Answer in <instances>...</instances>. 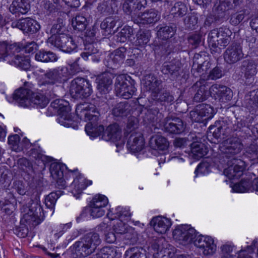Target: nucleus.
I'll return each instance as SVG.
<instances>
[{"label": "nucleus", "instance_id": "nucleus-57", "mask_svg": "<svg viewBox=\"0 0 258 258\" xmlns=\"http://www.w3.org/2000/svg\"><path fill=\"white\" fill-rule=\"evenodd\" d=\"M198 18L195 15L189 16L184 19V24L186 28L189 30L196 28L198 24Z\"/></svg>", "mask_w": 258, "mask_h": 258}, {"label": "nucleus", "instance_id": "nucleus-48", "mask_svg": "<svg viewBox=\"0 0 258 258\" xmlns=\"http://www.w3.org/2000/svg\"><path fill=\"white\" fill-rule=\"evenodd\" d=\"M61 191L52 192L47 196L45 199V206L47 208L53 209L57 199L61 195Z\"/></svg>", "mask_w": 258, "mask_h": 258}, {"label": "nucleus", "instance_id": "nucleus-51", "mask_svg": "<svg viewBox=\"0 0 258 258\" xmlns=\"http://www.w3.org/2000/svg\"><path fill=\"white\" fill-rule=\"evenodd\" d=\"M117 19L115 17H109L105 18L101 23L100 27L102 29L108 32L112 29L115 26Z\"/></svg>", "mask_w": 258, "mask_h": 258}, {"label": "nucleus", "instance_id": "nucleus-21", "mask_svg": "<svg viewBox=\"0 0 258 258\" xmlns=\"http://www.w3.org/2000/svg\"><path fill=\"white\" fill-rule=\"evenodd\" d=\"M150 224L157 233L163 234L169 230L172 223L169 219L158 216L153 218Z\"/></svg>", "mask_w": 258, "mask_h": 258}, {"label": "nucleus", "instance_id": "nucleus-64", "mask_svg": "<svg viewBox=\"0 0 258 258\" xmlns=\"http://www.w3.org/2000/svg\"><path fill=\"white\" fill-rule=\"evenodd\" d=\"M174 10L175 13L177 14L178 16H183L186 14V6L181 2H178L176 3L172 9V11Z\"/></svg>", "mask_w": 258, "mask_h": 258}, {"label": "nucleus", "instance_id": "nucleus-59", "mask_svg": "<svg viewBox=\"0 0 258 258\" xmlns=\"http://www.w3.org/2000/svg\"><path fill=\"white\" fill-rule=\"evenodd\" d=\"M19 168L26 172H30L32 169V166L30 162L26 158H20L18 160Z\"/></svg>", "mask_w": 258, "mask_h": 258}, {"label": "nucleus", "instance_id": "nucleus-54", "mask_svg": "<svg viewBox=\"0 0 258 258\" xmlns=\"http://www.w3.org/2000/svg\"><path fill=\"white\" fill-rule=\"evenodd\" d=\"M246 15V10H242L231 15L230 23L234 26L238 25L244 19Z\"/></svg>", "mask_w": 258, "mask_h": 258}, {"label": "nucleus", "instance_id": "nucleus-6", "mask_svg": "<svg viewBox=\"0 0 258 258\" xmlns=\"http://www.w3.org/2000/svg\"><path fill=\"white\" fill-rule=\"evenodd\" d=\"M51 106L58 114L57 120L59 123L64 126H72L74 128H77V125H73V122L70 113L71 108L68 102L63 100L55 99L51 103Z\"/></svg>", "mask_w": 258, "mask_h": 258}, {"label": "nucleus", "instance_id": "nucleus-18", "mask_svg": "<svg viewBox=\"0 0 258 258\" xmlns=\"http://www.w3.org/2000/svg\"><path fill=\"white\" fill-rule=\"evenodd\" d=\"M146 4L145 0H127L123 5V10L132 16L134 22L140 13L139 11Z\"/></svg>", "mask_w": 258, "mask_h": 258}, {"label": "nucleus", "instance_id": "nucleus-9", "mask_svg": "<svg viewBox=\"0 0 258 258\" xmlns=\"http://www.w3.org/2000/svg\"><path fill=\"white\" fill-rule=\"evenodd\" d=\"M23 213V220L29 224L36 225L39 223L38 220L41 216V207L37 203L32 202L30 206H24L22 209Z\"/></svg>", "mask_w": 258, "mask_h": 258}, {"label": "nucleus", "instance_id": "nucleus-53", "mask_svg": "<svg viewBox=\"0 0 258 258\" xmlns=\"http://www.w3.org/2000/svg\"><path fill=\"white\" fill-rule=\"evenodd\" d=\"M115 214L116 215L115 217L118 218V221H121L130 220L131 215V214L127 209L120 207H118L116 209Z\"/></svg>", "mask_w": 258, "mask_h": 258}, {"label": "nucleus", "instance_id": "nucleus-24", "mask_svg": "<svg viewBox=\"0 0 258 258\" xmlns=\"http://www.w3.org/2000/svg\"><path fill=\"white\" fill-rule=\"evenodd\" d=\"M180 61L174 59L170 62H164L162 67L161 72L164 74L169 75L171 79H175L180 75Z\"/></svg>", "mask_w": 258, "mask_h": 258}, {"label": "nucleus", "instance_id": "nucleus-17", "mask_svg": "<svg viewBox=\"0 0 258 258\" xmlns=\"http://www.w3.org/2000/svg\"><path fill=\"white\" fill-rule=\"evenodd\" d=\"M240 70L246 79L253 78L258 71V59L248 58L243 60Z\"/></svg>", "mask_w": 258, "mask_h": 258}, {"label": "nucleus", "instance_id": "nucleus-63", "mask_svg": "<svg viewBox=\"0 0 258 258\" xmlns=\"http://www.w3.org/2000/svg\"><path fill=\"white\" fill-rule=\"evenodd\" d=\"M222 71L219 67L214 68L208 75L207 79L208 80H217L222 77Z\"/></svg>", "mask_w": 258, "mask_h": 258}, {"label": "nucleus", "instance_id": "nucleus-14", "mask_svg": "<svg viewBox=\"0 0 258 258\" xmlns=\"http://www.w3.org/2000/svg\"><path fill=\"white\" fill-rule=\"evenodd\" d=\"M211 96L221 102L230 100L233 97L232 91L225 86L214 84L210 88Z\"/></svg>", "mask_w": 258, "mask_h": 258}, {"label": "nucleus", "instance_id": "nucleus-38", "mask_svg": "<svg viewBox=\"0 0 258 258\" xmlns=\"http://www.w3.org/2000/svg\"><path fill=\"white\" fill-rule=\"evenodd\" d=\"M131 106L127 102H120L113 107L112 113L115 117H122L129 114Z\"/></svg>", "mask_w": 258, "mask_h": 258}, {"label": "nucleus", "instance_id": "nucleus-10", "mask_svg": "<svg viewBox=\"0 0 258 258\" xmlns=\"http://www.w3.org/2000/svg\"><path fill=\"white\" fill-rule=\"evenodd\" d=\"M159 126L163 127L165 131L172 134H179L183 132L185 125L179 118L167 117L160 121Z\"/></svg>", "mask_w": 258, "mask_h": 258}, {"label": "nucleus", "instance_id": "nucleus-61", "mask_svg": "<svg viewBox=\"0 0 258 258\" xmlns=\"http://www.w3.org/2000/svg\"><path fill=\"white\" fill-rule=\"evenodd\" d=\"M15 210L14 204L8 201H5L1 204V210L6 214L11 215Z\"/></svg>", "mask_w": 258, "mask_h": 258}, {"label": "nucleus", "instance_id": "nucleus-7", "mask_svg": "<svg viewBox=\"0 0 258 258\" xmlns=\"http://www.w3.org/2000/svg\"><path fill=\"white\" fill-rule=\"evenodd\" d=\"M70 91L72 97L83 99L90 96L92 90L89 81L82 78H77L72 81Z\"/></svg>", "mask_w": 258, "mask_h": 258}, {"label": "nucleus", "instance_id": "nucleus-36", "mask_svg": "<svg viewBox=\"0 0 258 258\" xmlns=\"http://www.w3.org/2000/svg\"><path fill=\"white\" fill-rule=\"evenodd\" d=\"M193 88L195 89L199 88L194 97V100L196 102L204 101L210 94V89L208 90V88L205 85H202L201 82H197L193 86Z\"/></svg>", "mask_w": 258, "mask_h": 258}, {"label": "nucleus", "instance_id": "nucleus-42", "mask_svg": "<svg viewBox=\"0 0 258 258\" xmlns=\"http://www.w3.org/2000/svg\"><path fill=\"white\" fill-rule=\"evenodd\" d=\"M68 37L69 36L65 34L58 35V37L50 36L48 38L47 42L63 51L64 47H66L65 44Z\"/></svg>", "mask_w": 258, "mask_h": 258}, {"label": "nucleus", "instance_id": "nucleus-11", "mask_svg": "<svg viewBox=\"0 0 258 258\" xmlns=\"http://www.w3.org/2000/svg\"><path fill=\"white\" fill-rule=\"evenodd\" d=\"M173 238L181 241L184 244L192 243L196 237V230L189 225H181L177 227L173 232Z\"/></svg>", "mask_w": 258, "mask_h": 258}, {"label": "nucleus", "instance_id": "nucleus-13", "mask_svg": "<svg viewBox=\"0 0 258 258\" xmlns=\"http://www.w3.org/2000/svg\"><path fill=\"white\" fill-rule=\"evenodd\" d=\"M76 112L81 119L85 121L97 122L99 113L95 105L93 104H82L76 108Z\"/></svg>", "mask_w": 258, "mask_h": 258}, {"label": "nucleus", "instance_id": "nucleus-2", "mask_svg": "<svg viewBox=\"0 0 258 258\" xmlns=\"http://www.w3.org/2000/svg\"><path fill=\"white\" fill-rule=\"evenodd\" d=\"M47 97L44 95L34 92L32 89L26 87L21 88L15 91L13 95L14 99L22 107L28 106L31 102L37 105L40 108L45 107L49 102V99L53 98L54 94H51L50 91L46 92Z\"/></svg>", "mask_w": 258, "mask_h": 258}, {"label": "nucleus", "instance_id": "nucleus-4", "mask_svg": "<svg viewBox=\"0 0 258 258\" xmlns=\"http://www.w3.org/2000/svg\"><path fill=\"white\" fill-rule=\"evenodd\" d=\"M232 35V31L226 27L211 30L208 37L211 49L215 52H220L221 49L225 48L230 43Z\"/></svg>", "mask_w": 258, "mask_h": 258}, {"label": "nucleus", "instance_id": "nucleus-5", "mask_svg": "<svg viewBox=\"0 0 258 258\" xmlns=\"http://www.w3.org/2000/svg\"><path fill=\"white\" fill-rule=\"evenodd\" d=\"M68 74V68L67 67L49 70L44 74L40 85L43 90L47 91V89H51L54 84L66 80Z\"/></svg>", "mask_w": 258, "mask_h": 258}, {"label": "nucleus", "instance_id": "nucleus-8", "mask_svg": "<svg viewBox=\"0 0 258 258\" xmlns=\"http://www.w3.org/2000/svg\"><path fill=\"white\" fill-rule=\"evenodd\" d=\"M115 91L117 96L128 99L132 97L136 89L125 75H120L115 79Z\"/></svg>", "mask_w": 258, "mask_h": 258}, {"label": "nucleus", "instance_id": "nucleus-41", "mask_svg": "<svg viewBox=\"0 0 258 258\" xmlns=\"http://www.w3.org/2000/svg\"><path fill=\"white\" fill-rule=\"evenodd\" d=\"M11 64L27 71L30 67V60L28 56L16 55L11 60Z\"/></svg>", "mask_w": 258, "mask_h": 258}, {"label": "nucleus", "instance_id": "nucleus-28", "mask_svg": "<svg viewBox=\"0 0 258 258\" xmlns=\"http://www.w3.org/2000/svg\"><path fill=\"white\" fill-rule=\"evenodd\" d=\"M21 48L16 44L8 45L5 42L0 43V61L6 60V58L12 57L19 53Z\"/></svg>", "mask_w": 258, "mask_h": 258}, {"label": "nucleus", "instance_id": "nucleus-62", "mask_svg": "<svg viewBox=\"0 0 258 258\" xmlns=\"http://www.w3.org/2000/svg\"><path fill=\"white\" fill-rule=\"evenodd\" d=\"M67 39L63 51L70 53L77 47V44L72 37L69 36Z\"/></svg>", "mask_w": 258, "mask_h": 258}, {"label": "nucleus", "instance_id": "nucleus-39", "mask_svg": "<svg viewBox=\"0 0 258 258\" xmlns=\"http://www.w3.org/2000/svg\"><path fill=\"white\" fill-rule=\"evenodd\" d=\"M151 98L154 100L160 102H171L173 101L174 97L169 92L161 87L157 92L153 93Z\"/></svg>", "mask_w": 258, "mask_h": 258}, {"label": "nucleus", "instance_id": "nucleus-34", "mask_svg": "<svg viewBox=\"0 0 258 258\" xmlns=\"http://www.w3.org/2000/svg\"><path fill=\"white\" fill-rule=\"evenodd\" d=\"M226 127L225 123L223 121H216L214 124L209 126V136L212 134L215 139H218L221 135H225Z\"/></svg>", "mask_w": 258, "mask_h": 258}, {"label": "nucleus", "instance_id": "nucleus-37", "mask_svg": "<svg viewBox=\"0 0 258 258\" xmlns=\"http://www.w3.org/2000/svg\"><path fill=\"white\" fill-rule=\"evenodd\" d=\"M113 230L116 234H126L125 238L128 239L132 238L130 235L133 234L134 232V230L132 227L121 221H118L114 225Z\"/></svg>", "mask_w": 258, "mask_h": 258}, {"label": "nucleus", "instance_id": "nucleus-43", "mask_svg": "<svg viewBox=\"0 0 258 258\" xmlns=\"http://www.w3.org/2000/svg\"><path fill=\"white\" fill-rule=\"evenodd\" d=\"M35 59L43 62L55 61L57 57L55 53L51 51H39L35 54Z\"/></svg>", "mask_w": 258, "mask_h": 258}, {"label": "nucleus", "instance_id": "nucleus-49", "mask_svg": "<svg viewBox=\"0 0 258 258\" xmlns=\"http://www.w3.org/2000/svg\"><path fill=\"white\" fill-rule=\"evenodd\" d=\"M136 37V45L144 46L149 42L150 35L149 31H140L138 32Z\"/></svg>", "mask_w": 258, "mask_h": 258}, {"label": "nucleus", "instance_id": "nucleus-25", "mask_svg": "<svg viewBox=\"0 0 258 258\" xmlns=\"http://www.w3.org/2000/svg\"><path fill=\"white\" fill-rule=\"evenodd\" d=\"M160 14L154 9L144 13H139L137 19L135 20L136 23L152 24L157 22L160 19Z\"/></svg>", "mask_w": 258, "mask_h": 258}, {"label": "nucleus", "instance_id": "nucleus-31", "mask_svg": "<svg viewBox=\"0 0 258 258\" xmlns=\"http://www.w3.org/2000/svg\"><path fill=\"white\" fill-rule=\"evenodd\" d=\"M9 10L13 14H25L30 10V5L27 0H15L13 2Z\"/></svg>", "mask_w": 258, "mask_h": 258}, {"label": "nucleus", "instance_id": "nucleus-55", "mask_svg": "<svg viewBox=\"0 0 258 258\" xmlns=\"http://www.w3.org/2000/svg\"><path fill=\"white\" fill-rule=\"evenodd\" d=\"M65 28L62 22L54 24L50 30V36H56L64 34Z\"/></svg>", "mask_w": 258, "mask_h": 258}, {"label": "nucleus", "instance_id": "nucleus-33", "mask_svg": "<svg viewBox=\"0 0 258 258\" xmlns=\"http://www.w3.org/2000/svg\"><path fill=\"white\" fill-rule=\"evenodd\" d=\"M168 142L167 139L159 135L152 137L150 141V146L155 150L163 151L167 149Z\"/></svg>", "mask_w": 258, "mask_h": 258}, {"label": "nucleus", "instance_id": "nucleus-16", "mask_svg": "<svg viewBox=\"0 0 258 258\" xmlns=\"http://www.w3.org/2000/svg\"><path fill=\"white\" fill-rule=\"evenodd\" d=\"M152 246L157 249L160 258H171L174 254L175 248L168 244L163 237L157 239Z\"/></svg>", "mask_w": 258, "mask_h": 258}, {"label": "nucleus", "instance_id": "nucleus-23", "mask_svg": "<svg viewBox=\"0 0 258 258\" xmlns=\"http://www.w3.org/2000/svg\"><path fill=\"white\" fill-rule=\"evenodd\" d=\"M127 146L133 152L141 151L144 146V141L142 135L139 132L132 133L128 138Z\"/></svg>", "mask_w": 258, "mask_h": 258}, {"label": "nucleus", "instance_id": "nucleus-26", "mask_svg": "<svg viewBox=\"0 0 258 258\" xmlns=\"http://www.w3.org/2000/svg\"><path fill=\"white\" fill-rule=\"evenodd\" d=\"M92 184L91 180L86 179L83 176H79L74 180L71 184V192L74 197L78 198L79 195H80L82 191L85 189L87 186Z\"/></svg>", "mask_w": 258, "mask_h": 258}, {"label": "nucleus", "instance_id": "nucleus-40", "mask_svg": "<svg viewBox=\"0 0 258 258\" xmlns=\"http://www.w3.org/2000/svg\"><path fill=\"white\" fill-rule=\"evenodd\" d=\"M50 172L52 178L56 181L58 185L62 187L65 185V181L63 179V173L60 169V165L57 164H52L50 166Z\"/></svg>", "mask_w": 258, "mask_h": 258}, {"label": "nucleus", "instance_id": "nucleus-27", "mask_svg": "<svg viewBox=\"0 0 258 258\" xmlns=\"http://www.w3.org/2000/svg\"><path fill=\"white\" fill-rule=\"evenodd\" d=\"M95 45H96V44L93 43L85 45V51L81 54L84 60H91L94 62L99 61L101 52H99Z\"/></svg>", "mask_w": 258, "mask_h": 258}, {"label": "nucleus", "instance_id": "nucleus-1", "mask_svg": "<svg viewBox=\"0 0 258 258\" xmlns=\"http://www.w3.org/2000/svg\"><path fill=\"white\" fill-rule=\"evenodd\" d=\"M242 148L243 144L237 137H230L222 142L221 147V151L223 153L222 162L228 165L224 170V174L229 179L240 177L245 168V162L234 157Z\"/></svg>", "mask_w": 258, "mask_h": 258}, {"label": "nucleus", "instance_id": "nucleus-32", "mask_svg": "<svg viewBox=\"0 0 258 258\" xmlns=\"http://www.w3.org/2000/svg\"><path fill=\"white\" fill-rule=\"evenodd\" d=\"M207 148L201 142H194L190 145L189 156L196 160H199L207 154Z\"/></svg>", "mask_w": 258, "mask_h": 258}, {"label": "nucleus", "instance_id": "nucleus-12", "mask_svg": "<svg viewBox=\"0 0 258 258\" xmlns=\"http://www.w3.org/2000/svg\"><path fill=\"white\" fill-rule=\"evenodd\" d=\"M192 243L195 246L201 248L205 255L212 254L216 249V245L213 239L209 236L197 235L196 233V237Z\"/></svg>", "mask_w": 258, "mask_h": 258}, {"label": "nucleus", "instance_id": "nucleus-44", "mask_svg": "<svg viewBox=\"0 0 258 258\" xmlns=\"http://www.w3.org/2000/svg\"><path fill=\"white\" fill-rule=\"evenodd\" d=\"M125 258H147L146 251L141 247H132L124 254Z\"/></svg>", "mask_w": 258, "mask_h": 258}, {"label": "nucleus", "instance_id": "nucleus-15", "mask_svg": "<svg viewBox=\"0 0 258 258\" xmlns=\"http://www.w3.org/2000/svg\"><path fill=\"white\" fill-rule=\"evenodd\" d=\"M244 57L242 46L237 43L230 45L224 52V58L226 62L233 64L239 61Z\"/></svg>", "mask_w": 258, "mask_h": 258}, {"label": "nucleus", "instance_id": "nucleus-35", "mask_svg": "<svg viewBox=\"0 0 258 258\" xmlns=\"http://www.w3.org/2000/svg\"><path fill=\"white\" fill-rule=\"evenodd\" d=\"M156 29L157 37L162 40H167L172 37L176 31L175 27L167 25L158 26Z\"/></svg>", "mask_w": 258, "mask_h": 258}, {"label": "nucleus", "instance_id": "nucleus-20", "mask_svg": "<svg viewBox=\"0 0 258 258\" xmlns=\"http://www.w3.org/2000/svg\"><path fill=\"white\" fill-rule=\"evenodd\" d=\"M126 48L124 47H119L110 53L106 64L108 68L114 69L121 64L125 57Z\"/></svg>", "mask_w": 258, "mask_h": 258}, {"label": "nucleus", "instance_id": "nucleus-30", "mask_svg": "<svg viewBox=\"0 0 258 258\" xmlns=\"http://www.w3.org/2000/svg\"><path fill=\"white\" fill-rule=\"evenodd\" d=\"M143 81L144 87L147 91L151 92V97L154 92H157L162 87L161 80L158 79L153 75L146 76Z\"/></svg>", "mask_w": 258, "mask_h": 258}, {"label": "nucleus", "instance_id": "nucleus-22", "mask_svg": "<svg viewBox=\"0 0 258 258\" xmlns=\"http://www.w3.org/2000/svg\"><path fill=\"white\" fill-rule=\"evenodd\" d=\"M113 75L110 73H104L97 78V89L102 94L108 93L111 89Z\"/></svg>", "mask_w": 258, "mask_h": 258}, {"label": "nucleus", "instance_id": "nucleus-45", "mask_svg": "<svg viewBox=\"0 0 258 258\" xmlns=\"http://www.w3.org/2000/svg\"><path fill=\"white\" fill-rule=\"evenodd\" d=\"M232 190L236 192H245L251 191V181L249 179H243L239 183L232 186Z\"/></svg>", "mask_w": 258, "mask_h": 258}, {"label": "nucleus", "instance_id": "nucleus-19", "mask_svg": "<svg viewBox=\"0 0 258 258\" xmlns=\"http://www.w3.org/2000/svg\"><path fill=\"white\" fill-rule=\"evenodd\" d=\"M13 25L25 33H34L40 28V25L36 21L28 18L19 20L16 22L13 23Z\"/></svg>", "mask_w": 258, "mask_h": 258}, {"label": "nucleus", "instance_id": "nucleus-56", "mask_svg": "<svg viewBox=\"0 0 258 258\" xmlns=\"http://www.w3.org/2000/svg\"><path fill=\"white\" fill-rule=\"evenodd\" d=\"M132 33V29L129 27H124L117 35V41L124 42L130 37Z\"/></svg>", "mask_w": 258, "mask_h": 258}, {"label": "nucleus", "instance_id": "nucleus-50", "mask_svg": "<svg viewBox=\"0 0 258 258\" xmlns=\"http://www.w3.org/2000/svg\"><path fill=\"white\" fill-rule=\"evenodd\" d=\"M108 201L106 197L102 195H96L90 203V205L103 208L108 204Z\"/></svg>", "mask_w": 258, "mask_h": 258}, {"label": "nucleus", "instance_id": "nucleus-46", "mask_svg": "<svg viewBox=\"0 0 258 258\" xmlns=\"http://www.w3.org/2000/svg\"><path fill=\"white\" fill-rule=\"evenodd\" d=\"M72 25L74 29L79 31L84 30L87 26L86 18L81 15H78L72 20Z\"/></svg>", "mask_w": 258, "mask_h": 258}, {"label": "nucleus", "instance_id": "nucleus-60", "mask_svg": "<svg viewBox=\"0 0 258 258\" xmlns=\"http://www.w3.org/2000/svg\"><path fill=\"white\" fill-rule=\"evenodd\" d=\"M190 118L195 122H202L204 120L203 116H202L198 105L192 111L190 112Z\"/></svg>", "mask_w": 258, "mask_h": 258}, {"label": "nucleus", "instance_id": "nucleus-58", "mask_svg": "<svg viewBox=\"0 0 258 258\" xmlns=\"http://www.w3.org/2000/svg\"><path fill=\"white\" fill-rule=\"evenodd\" d=\"M210 62L209 61H205L202 64L194 63L192 71L196 70L197 73H199L200 75H203L204 72L208 71L210 68Z\"/></svg>", "mask_w": 258, "mask_h": 258}, {"label": "nucleus", "instance_id": "nucleus-3", "mask_svg": "<svg viewBox=\"0 0 258 258\" xmlns=\"http://www.w3.org/2000/svg\"><path fill=\"white\" fill-rule=\"evenodd\" d=\"M100 242L98 233L90 232L86 234L71 247L73 257L82 258L90 255L94 252Z\"/></svg>", "mask_w": 258, "mask_h": 258}, {"label": "nucleus", "instance_id": "nucleus-47", "mask_svg": "<svg viewBox=\"0 0 258 258\" xmlns=\"http://www.w3.org/2000/svg\"><path fill=\"white\" fill-rule=\"evenodd\" d=\"M198 106L204 120L211 119L215 113L214 109L211 105L207 104H202L198 105Z\"/></svg>", "mask_w": 258, "mask_h": 258}, {"label": "nucleus", "instance_id": "nucleus-29", "mask_svg": "<svg viewBox=\"0 0 258 258\" xmlns=\"http://www.w3.org/2000/svg\"><path fill=\"white\" fill-rule=\"evenodd\" d=\"M121 131L118 124L114 123L109 125L104 131L102 138L105 141H116L120 139Z\"/></svg>", "mask_w": 258, "mask_h": 258}, {"label": "nucleus", "instance_id": "nucleus-52", "mask_svg": "<svg viewBox=\"0 0 258 258\" xmlns=\"http://www.w3.org/2000/svg\"><path fill=\"white\" fill-rule=\"evenodd\" d=\"M103 258H120V254L116 252L115 249L111 247H104L100 250Z\"/></svg>", "mask_w": 258, "mask_h": 258}]
</instances>
